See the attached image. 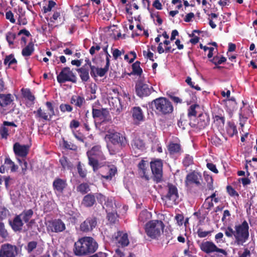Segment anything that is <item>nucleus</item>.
Instances as JSON below:
<instances>
[{"mask_svg":"<svg viewBox=\"0 0 257 257\" xmlns=\"http://www.w3.org/2000/svg\"><path fill=\"white\" fill-rule=\"evenodd\" d=\"M87 157L104 159V155L100 146H95L87 152Z\"/></svg>","mask_w":257,"mask_h":257,"instance_id":"nucleus-24","label":"nucleus"},{"mask_svg":"<svg viewBox=\"0 0 257 257\" xmlns=\"http://www.w3.org/2000/svg\"><path fill=\"white\" fill-rule=\"evenodd\" d=\"M57 80L60 84L66 82L75 83L77 82V77L69 67H65L63 68L59 74L57 75Z\"/></svg>","mask_w":257,"mask_h":257,"instance_id":"nucleus-10","label":"nucleus"},{"mask_svg":"<svg viewBox=\"0 0 257 257\" xmlns=\"http://www.w3.org/2000/svg\"><path fill=\"white\" fill-rule=\"evenodd\" d=\"M132 146L133 149L143 150L145 148V144L142 140L136 139L133 141Z\"/></svg>","mask_w":257,"mask_h":257,"instance_id":"nucleus-42","label":"nucleus"},{"mask_svg":"<svg viewBox=\"0 0 257 257\" xmlns=\"http://www.w3.org/2000/svg\"><path fill=\"white\" fill-rule=\"evenodd\" d=\"M67 186V183L65 179L56 178L53 182V188L54 190L56 191L59 193H63Z\"/></svg>","mask_w":257,"mask_h":257,"instance_id":"nucleus-18","label":"nucleus"},{"mask_svg":"<svg viewBox=\"0 0 257 257\" xmlns=\"http://www.w3.org/2000/svg\"><path fill=\"white\" fill-rule=\"evenodd\" d=\"M209 61L216 65L214 69H220L221 67L219 65L225 62L226 58L223 56L216 55L213 57H212V58L209 59Z\"/></svg>","mask_w":257,"mask_h":257,"instance_id":"nucleus-30","label":"nucleus"},{"mask_svg":"<svg viewBox=\"0 0 257 257\" xmlns=\"http://www.w3.org/2000/svg\"><path fill=\"white\" fill-rule=\"evenodd\" d=\"M77 190L83 194H85L90 191L89 185L86 183H81L77 187Z\"/></svg>","mask_w":257,"mask_h":257,"instance_id":"nucleus-49","label":"nucleus"},{"mask_svg":"<svg viewBox=\"0 0 257 257\" xmlns=\"http://www.w3.org/2000/svg\"><path fill=\"white\" fill-rule=\"evenodd\" d=\"M8 128L5 125L0 127V136L2 139H7L9 135Z\"/></svg>","mask_w":257,"mask_h":257,"instance_id":"nucleus-54","label":"nucleus"},{"mask_svg":"<svg viewBox=\"0 0 257 257\" xmlns=\"http://www.w3.org/2000/svg\"><path fill=\"white\" fill-rule=\"evenodd\" d=\"M225 236L228 238L233 239L234 244L243 246L249 238V226L246 220H244L241 223L235 224L233 228L231 226L221 227Z\"/></svg>","mask_w":257,"mask_h":257,"instance_id":"nucleus-1","label":"nucleus"},{"mask_svg":"<svg viewBox=\"0 0 257 257\" xmlns=\"http://www.w3.org/2000/svg\"><path fill=\"white\" fill-rule=\"evenodd\" d=\"M210 123V117L206 113H201L195 120L190 122V126L199 131L204 129Z\"/></svg>","mask_w":257,"mask_h":257,"instance_id":"nucleus-12","label":"nucleus"},{"mask_svg":"<svg viewBox=\"0 0 257 257\" xmlns=\"http://www.w3.org/2000/svg\"><path fill=\"white\" fill-rule=\"evenodd\" d=\"M23 96L28 99L29 101L34 103L35 99V96L32 93L30 89L28 88H22L21 89Z\"/></svg>","mask_w":257,"mask_h":257,"instance_id":"nucleus-38","label":"nucleus"},{"mask_svg":"<svg viewBox=\"0 0 257 257\" xmlns=\"http://www.w3.org/2000/svg\"><path fill=\"white\" fill-rule=\"evenodd\" d=\"M56 5V3L53 1H49L47 7H43V10L44 13H47L50 12L52 8Z\"/></svg>","mask_w":257,"mask_h":257,"instance_id":"nucleus-56","label":"nucleus"},{"mask_svg":"<svg viewBox=\"0 0 257 257\" xmlns=\"http://www.w3.org/2000/svg\"><path fill=\"white\" fill-rule=\"evenodd\" d=\"M6 19L9 20L10 22L13 24L16 23V20L14 18V14L11 11H9L6 12Z\"/></svg>","mask_w":257,"mask_h":257,"instance_id":"nucleus-64","label":"nucleus"},{"mask_svg":"<svg viewBox=\"0 0 257 257\" xmlns=\"http://www.w3.org/2000/svg\"><path fill=\"white\" fill-rule=\"evenodd\" d=\"M16 63H17V60L15 58L13 54L6 56L4 61V64H8L9 66Z\"/></svg>","mask_w":257,"mask_h":257,"instance_id":"nucleus-45","label":"nucleus"},{"mask_svg":"<svg viewBox=\"0 0 257 257\" xmlns=\"http://www.w3.org/2000/svg\"><path fill=\"white\" fill-rule=\"evenodd\" d=\"M227 193L231 196H238L239 194L237 191L231 186L228 185L226 187Z\"/></svg>","mask_w":257,"mask_h":257,"instance_id":"nucleus-62","label":"nucleus"},{"mask_svg":"<svg viewBox=\"0 0 257 257\" xmlns=\"http://www.w3.org/2000/svg\"><path fill=\"white\" fill-rule=\"evenodd\" d=\"M199 246L201 250L206 254L216 252L218 253L217 254L218 257H226L227 255V252L225 249L219 248L211 240H204Z\"/></svg>","mask_w":257,"mask_h":257,"instance_id":"nucleus-7","label":"nucleus"},{"mask_svg":"<svg viewBox=\"0 0 257 257\" xmlns=\"http://www.w3.org/2000/svg\"><path fill=\"white\" fill-rule=\"evenodd\" d=\"M151 217V214L147 210L142 211L139 216L138 220L139 222L144 223Z\"/></svg>","mask_w":257,"mask_h":257,"instance_id":"nucleus-39","label":"nucleus"},{"mask_svg":"<svg viewBox=\"0 0 257 257\" xmlns=\"http://www.w3.org/2000/svg\"><path fill=\"white\" fill-rule=\"evenodd\" d=\"M15 154L22 157H26L29 151V146L27 145H21L19 143H16L13 146Z\"/></svg>","mask_w":257,"mask_h":257,"instance_id":"nucleus-19","label":"nucleus"},{"mask_svg":"<svg viewBox=\"0 0 257 257\" xmlns=\"http://www.w3.org/2000/svg\"><path fill=\"white\" fill-rule=\"evenodd\" d=\"M164 224L161 220H151L145 225V232L147 235L152 239L158 238L163 231Z\"/></svg>","mask_w":257,"mask_h":257,"instance_id":"nucleus-5","label":"nucleus"},{"mask_svg":"<svg viewBox=\"0 0 257 257\" xmlns=\"http://www.w3.org/2000/svg\"><path fill=\"white\" fill-rule=\"evenodd\" d=\"M63 147L64 149L74 151H76L78 149V147L76 145L71 142H68L67 141L63 139Z\"/></svg>","mask_w":257,"mask_h":257,"instance_id":"nucleus-43","label":"nucleus"},{"mask_svg":"<svg viewBox=\"0 0 257 257\" xmlns=\"http://www.w3.org/2000/svg\"><path fill=\"white\" fill-rule=\"evenodd\" d=\"M48 112L45 110L39 107L36 111H34L36 118L42 119L45 120H50L52 117L55 115L54 107L52 103L50 101H47L45 103Z\"/></svg>","mask_w":257,"mask_h":257,"instance_id":"nucleus-9","label":"nucleus"},{"mask_svg":"<svg viewBox=\"0 0 257 257\" xmlns=\"http://www.w3.org/2000/svg\"><path fill=\"white\" fill-rule=\"evenodd\" d=\"M106 138L112 145L114 150L111 151L112 154H115L120 152L127 144V140L125 137L122 134L118 132L109 133L106 135Z\"/></svg>","mask_w":257,"mask_h":257,"instance_id":"nucleus-4","label":"nucleus"},{"mask_svg":"<svg viewBox=\"0 0 257 257\" xmlns=\"http://www.w3.org/2000/svg\"><path fill=\"white\" fill-rule=\"evenodd\" d=\"M150 105L153 108H155V111L157 113L162 115L170 114L174 110L172 102L164 97H160L154 99Z\"/></svg>","mask_w":257,"mask_h":257,"instance_id":"nucleus-3","label":"nucleus"},{"mask_svg":"<svg viewBox=\"0 0 257 257\" xmlns=\"http://www.w3.org/2000/svg\"><path fill=\"white\" fill-rule=\"evenodd\" d=\"M167 194L162 197V199L165 202V205L168 207H172L174 205L178 204L179 195L178 189L176 186L172 183L167 184Z\"/></svg>","mask_w":257,"mask_h":257,"instance_id":"nucleus-6","label":"nucleus"},{"mask_svg":"<svg viewBox=\"0 0 257 257\" xmlns=\"http://www.w3.org/2000/svg\"><path fill=\"white\" fill-rule=\"evenodd\" d=\"M109 114L108 111H106L105 109H96V108H92V116L94 118H100L102 117L106 118L107 115Z\"/></svg>","mask_w":257,"mask_h":257,"instance_id":"nucleus-32","label":"nucleus"},{"mask_svg":"<svg viewBox=\"0 0 257 257\" xmlns=\"http://www.w3.org/2000/svg\"><path fill=\"white\" fill-rule=\"evenodd\" d=\"M131 113L134 120L137 121H143L144 120V115L140 107L135 106L133 107Z\"/></svg>","mask_w":257,"mask_h":257,"instance_id":"nucleus-25","label":"nucleus"},{"mask_svg":"<svg viewBox=\"0 0 257 257\" xmlns=\"http://www.w3.org/2000/svg\"><path fill=\"white\" fill-rule=\"evenodd\" d=\"M136 93L140 98L148 97L155 91L153 87L141 81H138L135 85Z\"/></svg>","mask_w":257,"mask_h":257,"instance_id":"nucleus-11","label":"nucleus"},{"mask_svg":"<svg viewBox=\"0 0 257 257\" xmlns=\"http://www.w3.org/2000/svg\"><path fill=\"white\" fill-rule=\"evenodd\" d=\"M183 165L186 168L192 165L194 163L193 158L189 155L186 154L183 160Z\"/></svg>","mask_w":257,"mask_h":257,"instance_id":"nucleus-47","label":"nucleus"},{"mask_svg":"<svg viewBox=\"0 0 257 257\" xmlns=\"http://www.w3.org/2000/svg\"><path fill=\"white\" fill-rule=\"evenodd\" d=\"M18 247L15 245L5 243L0 249V257H16L18 254Z\"/></svg>","mask_w":257,"mask_h":257,"instance_id":"nucleus-13","label":"nucleus"},{"mask_svg":"<svg viewBox=\"0 0 257 257\" xmlns=\"http://www.w3.org/2000/svg\"><path fill=\"white\" fill-rule=\"evenodd\" d=\"M108 71V70L105 67L99 68L93 66L91 67L90 73L91 77L95 79L98 76L100 77H103L106 74Z\"/></svg>","mask_w":257,"mask_h":257,"instance_id":"nucleus-23","label":"nucleus"},{"mask_svg":"<svg viewBox=\"0 0 257 257\" xmlns=\"http://www.w3.org/2000/svg\"><path fill=\"white\" fill-rule=\"evenodd\" d=\"M118 217L116 212H109L107 214V218L108 221L111 223H115Z\"/></svg>","mask_w":257,"mask_h":257,"instance_id":"nucleus-53","label":"nucleus"},{"mask_svg":"<svg viewBox=\"0 0 257 257\" xmlns=\"http://www.w3.org/2000/svg\"><path fill=\"white\" fill-rule=\"evenodd\" d=\"M97 218L95 216L89 217L80 225V230L83 232L91 231L97 225Z\"/></svg>","mask_w":257,"mask_h":257,"instance_id":"nucleus-15","label":"nucleus"},{"mask_svg":"<svg viewBox=\"0 0 257 257\" xmlns=\"http://www.w3.org/2000/svg\"><path fill=\"white\" fill-rule=\"evenodd\" d=\"M213 230L208 231H203L201 228H199L197 231V234L199 238H205L208 236H210Z\"/></svg>","mask_w":257,"mask_h":257,"instance_id":"nucleus-48","label":"nucleus"},{"mask_svg":"<svg viewBox=\"0 0 257 257\" xmlns=\"http://www.w3.org/2000/svg\"><path fill=\"white\" fill-rule=\"evenodd\" d=\"M48 227L53 232H62L66 228L65 223L60 219H54L50 221Z\"/></svg>","mask_w":257,"mask_h":257,"instance_id":"nucleus-16","label":"nucleus"},{"mask_svg":"<svg viewBox=\"0 0 257 257\" xmlns=\"http://www.w3.org/2000/svg\"><path fill=\"white\" fill-rule=\"evenodd\" d=\"M8 232L5 228L4 223L0 222V236L3 238H6L8 236Z\"/></svg>","mask_w":257,"mask_h":257,"instance_id":"nucleus-57","label":"nucleus"},{"mask_svg":"<svg viewBox=\"0 0 257 257\" xmlns=\"http://www.w3.org/2000/svg\"><path fill=\"white\" fill-rule=\"evenodd\" d=\"M201 180L202 175L201 173L193 171L187 175L185 183L186 186H189L192 184H195L196 186H199L201 185Z\"/></svg>","mask_w":257,"mask_h":257,"instance_id":"nucleus-14","label":"nucleus"},{"mask_svg":"<svg viewBox=\"0 0 257 257\" xmlns=\"http://www.w3.org/2000/svg\"><path fill=\"white\" fill-rule=\"evenodd\" d=\"M9 224L13 230L15 232H20L22 230L24 223L22 218L19 215H16L13 221H9Z\"/></svg>","mask_w":257,"mask_h":257,"instance_id":"nucleus-20","label":"nucleus"},{"mask_svg":"<svg viewBox=\"0 0 257 257\" xmlns=\"http://www.w3.org/2000/svg\"><path fill=\"white\" fill-rule=\"evenodd\" d=\"M149 162L147 160L142 159L138 165V172L142 178H144L146 180L150 179L148 169Z\"/></svg>","mask_w":257,"mask_h":257,"instance_id":"nucleus-17","label":"nucleus"},{"mask_svg":"<svg viewBox=\"0 0 257 257\" xmlns=\"http://www.w3.org/2000/svg\"><path fill=\"white\" fill-rule=\"evenodd\" d=\"M77 168L79 176L81 178H85L86 176V171L82 168L80 162L78 163Z\"/></svg>","mask_w":257,"mask_h":257,"instance_id":"nucleus-61","label":"nucleus"},{"mask_svg":"<svg viewBox=\"0 0 257 257\" xmlns=\"http://www.w3.org/2000/svg\"><path fill=\"white\" fill-rule=\"evenodd\" d=\"M34 51V45L33 42L29 43L27 46L22 49V54L24 57L31 56Z\"/></svg>","mask_w":257,"mask_h":257,"instance_id":"nucleus-37","label":"nucleus"},{"mask_svg":"<svg viewBox=\"0 0 257 257\" xmlns=\"http://www.w3.org/2000/svg\"><path fill=\"white\" fill-rule=\"evenodd\" d=\"M72 133L74 137L79 141L84 143L85 139L82 133L78 131L72 130Z\"/></svg>","mask_w":257,"mask_h":257,"instance_id":"nucleus-52","label":"nucleus"},{"mask_svg":"<svg viewBox=\"0 0 257 257\" xmlns=\"http://www.w3.org/2000/svg\"><path fill=\"white\" fill-rule=\"evenodd\" d=\"M97 248L98 244L92 237L85 236L75 242L73 251L76 255H86L95 252Z\"/></svg>","mask_w":257,"mask_h":257,"instance_id":"nucleus-2","label":"nucleus"},{"mask_svg":"<svg viewBox=\"0 0 257 257\" xmlns=\"http://www.w3.org/2000/svg\"><path fill=\"white\" fill-rule=\"evenodd\" d=\"M61 111L63 113L70 112L73 110V107L69 104L62 103L59 106Z\"/></svg>","mask_w":257,"mask_h":257,"instance_id":"nucleus-50","label":"nucleus"},{"mask_svg":"<svg viewBox=\"0 0 257 257\" xmlns=\"http://www.w3.org/2000/svg\"><path fill=\"white\" fill-rule=\"evenodd\" d=\"M16 38V34L13 32H8L6 35V39L10 47L14 44V40Z\"/></svg>","mask_w":257,"mask_h":257,"instance_id":"nucleus-44","label":"nucleus"},{"mask_svg":"<svg viewBox=\"0 0 257 257\" xmlns=\"http://www.w3.org/2000/svg\"><path fill=\"white\" fill-rule=\"evenodd\" d=\"M95 198L97 199L98 202L102 205L106 201L107 197L101 193H96L94 194Z\"/></svg>","mask_w":257,"mask_h":257,"instance_id":"nucleus-55","label":"nucleus"},{"mask_svg":"<svg viewBox=\"0 0 257 257\" xmlns=\"http://www.w3.org/2000/svg\"><path fill=\"white\" fill-rule=\"evenodd\" d=\"M76 70L82 82H85L88 81L90 77L88 67H86V66H83L82 67L77 69Z\"/></svg>","mask_w":257,"mask_h":257,"instance_id":"nucleus-28","label":"nucleus"},{"mask_svg":"<svg viewBox=\"0 0 257 257\" xmlns=\"http://www.w3.org/2000/svg\"><path fill=\"white\" fill-rule=\"evenodd\" d=\"M226 132L228 135L230 137H233L237 134L236 126L234 123L232 121L227 122V126L226 127Z\"/></svg>","mask_w":257,"mask_h":257,"instance_id":"nucleus-35","label":"nucleus"},{"mask_svg":"<svg viewBox=\"0 0 257 257\" xmlns=\"http://www.w3.org/2000/svg\"><path fill=\"white\" fill-rule=\"evenodd\" d=\"M167 149L170 155H180L183 152L181 145L173 142L169 143Z\"/></svg>","mask_w":257,"mask_h":257,"instance_id":"nucleus-22","label":"nucleus"},{"mask_svg":"<svg viewBox=\"0 0 257 257\" xmlns=\"http://www.w3.org/2000/svg\"><path fill=\"white\" fill-rule=\"evenodd\" d=\"M117 234L116 239L121 247L127 246L129 244L127 234L121 231H118Z\"/></svg>","mask_w":257,"mask_h":257,"instance_id":"nucleus-27","label":"nucleus"},{"mask_svg":"<svg viewBox=\"0 0 257 257\" xmlns=\"http://www.w3.org/2000/svg\"><path fill=\"white\" fill-rule=\"evenodd\" d=\"M20 166L22 168V174L25 175L26 174L27 170L28 169V163L25 160L18 159Z\"/></svg>","mask_w":257,"mask_h":257,"instance_id":"nucleus-51","label":"nucleus"},{"mask_svg":"<svg viewBox=\"0 0 257 257\" xmlns=\"http://www.w3.org/2000/svg\"><path fill=\"white\" fill-rule=\"evenodd\" d=\"M185 82L189 85L191 88H194L197 90H201V88L198 85H194V82L192 81V79L190 77L188 76L185 80Z\"/></svg>","mask_w":257,"mask_h":257,"instance_id":"nucleus-59","label":"nucleus"},{"mask_svg":"<svg viewBox=\"0 0 257 257\" xmlns=\"http://www.w3.org/2000/svg\"><path fill=\"white\" fill-rule=\"evenodd\" d=\"M140 62L137 61L132 64L133 71L130 73H128L129 76L131 75H136L137 76H141L143 73L142 69L140 67Z\"/></svg>","mask_w":257,"mask_h":257,"instance_id":"nucleus-33","label":"nucleus"},{"mask_svg":"<svg viewBox=\"0 0 257 257\" xmlns=\"http://www.w3.org/2000/svg\"><path fill=\"white\" fill-rule=\"evenodd\" d=\"M88 6L84 5L78 8L77 10L78 15L81 17H88L89 11L88 10Z\"/></svg>","mask_w":257,"mask_h":257,"instance_id":"nucleus-41","label":"nucleus"},{"mask_svg":"<svg viewBox=\"0 0 257 257\" xmlns=\"http://www.w3.org/2000/svg\"><path fill=\"white\" fill-rule=\"evenodd\" d=\"M34 214V212L32 209H30L28 210H24L21 214L19 215L22 218L25 223H28L30 219L32 218Z\"/></svg>","mask_w":257,"mask_h":257,"instance_id":"nucleus-36","label":"nucleus"},{"mask_svg":"<svg viewBox=\"0 0 257 257\" xmlns=\"http://www.w3.org/2000/svg\"><path fill=\"white\" fill-rule=\"evenodd\" d=\"M105 170L108 171L107 174L106 175H102V178H104L106 180H111L112 177L117 172V169L114 166L111 167L108 166L105 168Z\"/></svg>","mask_w":257,"mask_h":257,"instance_id":"nucleus-34","label":"nucleus"},{"mask_svg":"<svg viewBox=\"0 0 257 257\" xmlns=\"http://www.w3.org/2000/svg\"><path fill=\"white\" fill-rule=\"evenodd\" d=\"M70 103L73 104L76 108H81L85 103V100L83 96L73 95L70 99Z\"/></svg>","mask_w":257,"mask_h":257,"instance_id":"nucleus-26","label":"nucleus"},{"mask_svg":"<svg viewBox=\"0 0 257 257\" xmlns=\"http://www.w3.org/2000/svg\"><path fill=\"white\" fill-rule=\"evenodd\" d=\"M37 242L35 241H30L27 245L26 249L29 253L31 252L37 247Z\"/></svg>","mask_w":257,"mask_h":257,"instance_id":"nucleus-60","label":"nucleus"},{"mask_svg":"<svg viewBox=\"0 0 257 257\" xmlns=\"http://www.w3.org/2000/svg\"><path fill=\"white\" fill-rule=\"evenodd\" d=\"M152 173V178L154 182L160 183L163 180V161L161 159H155L150 163Z\"/></svg>","mask_w":257,"mask_h":257,"instance_id":"nucleus-8","label":"nucleus"},{"mask_svg":"<svg viewBox=\"0 0 257 257\" xmlns=\"http://www.w3.org/2000/svg\"><path fill=\"white\" fill-rule=\"evenodd\" d=\"M95 202L94 194L90 193L83 197L82 204L86 207H90L95 204Z\"/></svg>","mask_w":257,"mask_h":257,"instance_id":"nucleus-29","label":"nucleus"},{"mask_svg":"<svg viewBox=\"0 0 257 257\" xmlns=\"http://www.w3.org/2000/svg\"><path fill=\"white\" fill-rule=\"evenodd\" d=\"M88 164L91 166L93 168L94 172H96L99 168L101 167V165L99 163V160H102L104 159L93 158L92 157H88Z\"/></svg>","mask_w":257,"mask_h":257,"instance_id":"nucleus-31","label":"nucleus"},{"mask_svg":"<svg viewBox=\"0 0 257 257\" xmlns=\"http://www.w3.org/2000/svg\"><path fill=\"white\" fill-rule=\"evenodd\" d=\"M13 101V99L11 94H0V108L6 110V107Z\"/></svg>","mask_w":257,"mask_h":257,"instance_id":"nucleus-21","label":"nucleus"},{"mask_svg":"<svg viewBox=\"0 0 257 257\" xmlns=\"http://www.w3.org/2000/svg\"><path fill=\"white\" fill-rule=\"evenodd\" d=\"M101 47L100 46V44H98L93 42V45L89 49V53L92 56H93L94 55L96 51H99Z\"/></svg>","mask_w":257,"mask_h":257,"instance_id":"nucleus-58","label":"nucleus"},{"mask_svg":"<svg viewBox=\"0 0 257 257\" xmlns=\"http://www.w3.org/2000/svg\"><path fill=\"white\" fill-rule=\"evenodd\" d=\"M59 162L63 169H71L73 165L69 160L65 156H62L59 160Z\"/></svg>","mask_w":257,"mask_h":257,"instance_id":"nucleus-40","label":"nucleus"},{"mask_svg":"<svg viewBox=\"0 0 257 257\" xmlns=\"http://www.w3.org/2000/svg\"><path fill=\"white\" fill-rule=\"evenodd\" d=\"M116 252L120 257H135V254L130 252H121L119 249L116 250Z\"/></svg>","mask_w":257,"mask_h":257,"instance_id":"nucleus-63","label":"nucleus"},{"mask_svg":"<svg viewBox=\"0 0 257 257\" xmlns=\"http://www.w3.org/2000/svg\"><path fill=\"white\" fill-rule=\"evenodd\" d=\"M200 106L198 104H192L188 109V117L196 116L197 114L196 108H199Z\"/></svg>","mask_w":257,"mask_h":257,"instance_id":"nucleus-46","label":"nucleus"}]
</instances>
